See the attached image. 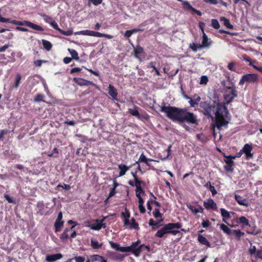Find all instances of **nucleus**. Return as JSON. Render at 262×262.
<instances>
[{
	"mask_svg": "<svg viewBox=\"0 0 262 262\" xmlns=\"http://www.w3.org/2000/svg\"><path fill=\"white\" fill-rule=\"evenodd\" d=\"M199 111L208 118L213 119L215 116L214 124L213 125V133L214 137L215 127L221 130L223 127H227L230 120V116L227 107L224 105L213 101H202L199 103Z\"/></svg>",
	"mask_w": 262,
	"mask_h": 262,
	"instance_id": "nucleus-1",
	"label": "nucleus"
},
{
	"mask_svg": "<svg viewBox=\"0 0 262 262\" xmlns=\"http://www.w3.org/2000/svg\"><path fill=\"white\" fill-rule=\"evenodd\" d=\"M160 111L164 113L167 117L174 122L182 123L186 122L189 124L198 125V117L186 108H180L172 106H166L163 102Z\"/></svg>",
	"mask_w": 262,
	"mask_h": 262,
	"instance_id": "nucleus-2",
	"label": "nucleus"
},
{
	"mask_svg": "<svg viewBox=\"0 0 262 262\" xmlns=\"http://www.w3.org/2000/svg\"><path fill=\"white\" fill-rule=\"evenodd\" d=\"M224 81L222 82V84L227 89L230 90V92H228L227 90L224 95V99L226 100V103H230L233 100L237 97V91L236 90L233 83H231L229 85H225Z\"/></svg>",
	"mask_w": 262,
	"mask_h": 262,
	"instance_id": "nucleus-3",
	"label": "nucleus"
},
{
	"mask_svg": "<svg viewBox=\"0 0 262 262\" xmlns=\"http://www.w3.org/2000/svg\"><path fill=\"white\" fill-rule=\"evenodd\" d=\"M75 34L95 36L97 37H105L108 39H112L113 38V36L111 35L103 34L98 32H95L88 30L76 32L75 33Z\"/></svg>",
	"mask_w": 262,
	"mask_h": 262,
	"instance_id": "nucleus-4",
	"label": "nucleus"
},
{
	"mask_svg": "<svg viewBox=\"0 0 262 262\" xmlns=\"http://www.w3.org/2000/svg\"><path fill=\"white\" fill-rule=\"evenodd\" d=\"M258 81V75L256 74H246L244 75L239 81V85H243L245 82L253 83Z\"/></svg>",
	"mask_w": 262,
	"mask_h": 262,
	"instance_id": "nucleus-5",
	"label": "nucleus"
},
{
	"mask_svg": "<svg viewBox=\"0 0 262 262\" xmlns=\"http://www.w3.org/2000/svg\"><path fill=\"white\" fill-rule=\"evenodd\" d=\"M12 24L15 25H17L19 26H26L29 28H31L34 30L39 31H43V29L41 26L33 24L30 21L25 20L24 21H20L16 20H14L12 21Z\"/></svg>",
	"mask_w": 262,
	"mask_h": 262,
	"instance_id": "nucleus-6",
	"label": "nucleus"
},
{
	"mask_svg": "<svg viewBox=\"0 0 262 262\" xmlns=\"http://www.w3.org/2000/svg\"><path fill=\"white\" fill-rule=\"evenodd\" d=\"M224 157L226 158L225 162L226 163V165L224 166L225 170L227 172H233L234 165L233 159H235V157L232 156H224Z\"/></svg>",
	"mask_w": 262,
	"mask_h": 262,
	"instance_id": "nucleus-7",
	"label": "nucleus"
},
{
	"mask_svg": "<svg viewBox=\"0 0 262 262\" xmlns=\"http://www.w3.org/2000/svg\"><path fill=\"white\" fill-rule=\"evenodd\" d=\"M73 80L78 85L85 86L91 85L94 86L96 89H99V86L92 81L81 78H74Z\"/></svg>",
	"mask_w": 262,
	"mask_h": 262,
	"instance_id": "nucleus-8",
	"label": "nucleus"
},
{
	"mask_svg": "<svg viewBox=\"0 0 262 262\" xmlns=\"http://www.w3.org/2000/svg\"><path fill=\"white\" fill-rule=\"evenodd\" d=\"M252 146L248 143L245 144L242 149V151L243 152V154H245L246 159L247 160H249L253 158V153L252 152Z\"/></svg>",
	"mask_w": 262,
	"mask_h": 262,
	"instance_id": "nucleus-9",
	"label": "nucleus"
},
{
	"mask_svg": "<svg viewBox=\"0 0 262 262\" xmlns=\"http://www.w3.org/2000/svg\"><path fill=\"white\" fill-rule=\"evenodd\" d=\"M170 228L167 224H165L163 227L159 229L155 234V236L159 238L163 237L166 234H169Z\"/></svg>",
	"mask_w": 262,
	"mask_h": 262,
	"instance_id": "nucleus-10",
	"label": "nucleus"
},
{
	"mask_svg": "<svg viewBox=\"0 0 262 262\" xmlns=\"http://www.w3.org/2000/svg\"><path fill=\"white\" fill-rule=\"evenodd\" d=\"M203 205L204 207L207 210L212 209L215 210L217 209L216 204L212 199H209L207 201H204Z\"/></svg>",
	"mask_w": 262,
	"mask_h": 262,
	"instance_id": "nucleus-11",
	"label": "nucleus"
},
{
	"mask_svg": "<svg viewBox=\"0 0 262 262\" xmlns=\"http://www.w3.org/2000/svg\"><path fill=\"white\" fill-rule=\"evenodd\" d=\"M187 207L192 212V213L197 217H199V216H197L198 213H203L204 211V208L203 207L198 204L196 207L192 205H187Z\"/></svg>",
	"mask_w": 262,
	"mask_h": 262,
	"instance_id": "nucleus-12",
	"label": "nucleus"
},
{
	"mask_svg": "<svg viewBox=\"0 0 262 262\" xmlns=\"http://www.w3.org/2000/svg\"><path fill=\"white\" fill-rule=\"evenodd\" d=\"M110 259L118 262H122L125 258V255L122 254L112 252L109 254Z\"/></svg>",
	"mask_w": 262,
	"mask_h": 262,
	"instance_id": "nucleus-13",
	"label": "nucleus"
},
{
	"mask_svg": "<svg viewBox=\"0 0 262 262\" xmlns=\"http://www.w3.org/2000/svg\"><path fill=\"white\" fill-rule=\"evenodd\" d=\"M104 220H96L95 223L91 225V228L94 230H99L102 227L105 228L106 226L103 223Z\"/></svg>",
	"mask_w": 262,
	"mask_h": 262,
	"instance_id": "nucleus-14",
	"label": "nucleus"
},
{
	"mask_svg": "<svg viewBox=\"0 0 262 262\" xmlns=\"http://www.w3.org/2000/svg\"><path fill=\"white\" fill-rule=\"evenodd\" d=\"M212 41L209 40L207 35L203 32L202 36V43L200 44V47L203 48H209L211 46Z\"/></svg>",
	"mask_w": 262,
	"mask_h": 262,
	"instance_id": "nucleus-15",
	"label": "nucleus"
},
{
	"mask_svg": "<svg viewBox=\"0 0 262 262\" xmlns=\"http://www.w3.org/2000/svg\"><path fill=\"white\" fill-rule=\"evenodd\" d=\"M135 182L136 193L143 192L144 194V191L141 187V185H144L145 182L138 179V177L134 176Z\"/></svg>",
	"mask_w": 262,
	"mask_h": 262,
	"instance_id": "nucleus-16",
	"label": "nucleus"
},
{
	"mask_svg": "<svg viewBox=\"0 0 262 262\" xmlns=\"http://www.w3.org/2000/svg\"><path fill=\"white\" fill-rule=\"evenodd\" d=\"M140 242V241L138 239L136 242L132 243L130 246L124 247V249H123L124 250V252H131L135 256V251H136L137 246L139 245Z\"/></svg>",
	"mask_w": 262,
	"mask_h": 262,
	"instance_id": "nucleus-17",
	"label": "nucleus"
},
{
	"mask_svg": "<svg viewBox=\"0 0 262 262\" xmlns=\"http://www.w3.org/2000/svg\"><path fill=\"white\" fill-rule=\"evenodd\" d=\"M63 255L61 253L47 255L46 256V261L47 262H54L56 260L61 259Z\"/></svg>",
	"mask_w": 262,
	"mask_h": 262,
	"instance_id": "nucleus-18",
	"label": "nucleus"
},
{
	"mask_svg": "<svg viewBox=\"0 0 262 262\" xmlns=\"http://www.w3.org/2000/svg\"><path fill=\"white\" fill-rule=\"evenodd\" d=\"M130 212L126 208L125 209V212L121 213V216L124 218L123 225L124 226L129 224V218L130 217Z\"/></svg>",
	"mask_w": 262,
	"mask_h": 262,
	"instance_id": "nucleus-19",
	"label": "nucleus"
},
{
	"mask_svg": "<svg viewBox=\"0 0 262 262\" xmlns=\"http://www.w3.org/2000/svg\"><path fill=\"white\" fill-rule=\"evenodd\" d=\"M146 249L148 252L150 251V247L149 246L145 245L144 244H142L140 245H138L137 246V248L136 249V251H135V256L138 257L141 252Z\"/></svg>",
	"mask_w": 262,
	"mask_h": 262,
	"instance_id": "nucleus-20",
	"label": "nucleus"
},
{
	"mask_svg": "<svg viewBox=\"0 0 262 262\" xmlns=\"http://www.w3.org/2000/svg\"><path fill=\"white\" fill-rule=\"evenodd\" d=\"M193 97L194 99H192L187 95H185V98L189 99V103L191 107H194L196 105H197L199 103V102L201 100L200 96L198 95H195Z\"/></svg>",
	"mask_w": 262,
	"mask_h": 262,
	"instance_id": "nucleus-21",
	"label": "nucleus"
},
{
	"mask_svg": "<svg viewBox=\"0 0 262 262\" xmlns=\"http://www.w3.org/2000/svg\"><path fill=\"white\" fill-rule=\"evenodd\" d=\"M234 196L235 200L239 205L246 207H248L249 205L248 201L241 195L235 194Z\"/></svg>",
	"mask_w": 262,
	"mask_h": 262,
	"instance_id": "nucleus-22",
	"label": "nucleus"
},
{
	"mask_svg": "<svg viewBox=\"0 0 262 262\" xmlns=\"http://www.w3.org/2000/svg\"><path fill=\"white\" fill-rule=\"evenodd\" d=\"M108 94L112 97L114 100H117L118 92L117 89L112 84L108 85Z\"/></svg>",
	"mask_w": 262,
	"mask_h": 262,
	"instance_id": "nucleus-23",
	"label": "nucleus"
},
{
	"mask_svg": "<svg viewBox=\"0 0 262 262\" xmlns=\"http://www.w3.org/2000/svg\"><path fill=\"white\" fill-rule=\"evenodd\" d=\"M236 223L242 224L243 228L246 226H250L249 220L244 216H242L239 217H236Z\"/></svg>",
	"mask_w": 262,
	"mask_h": 262,
	"instance_id": "nucleus-24",
	"label": "nucleus"
},
{
	"mask_svg": "<svg viewBox=\"0 0 262 262\" xmlns=\"http://www.w3.org/2000/svg\"><path fill=\"white\" fill-rule=\"evenodd\" d=\"M183 2V5L184 8L185 9H188L191 10L192 11L195 12L199 16L202 15V13L199 11L193 8L187 1H182Z\"/></svg>",
	"mask_w": 262,
	"mask_h": 262,
	"instance_id": "nucleus-25",
	"label": "nucleus"
},
{
	"mask_svg": "<svg viewBox=\"0 0 262 262\" xmlns=\"http://www.w3.org/2000/svg\"><path fill=\"white\" fill-rule=\"evenodd\" d=\"M221 215L223 217V221L227 224V221L229 220L230 217V213L227 210L224 208L221 209Z\"/></svg>",
	"mask_w": 262,
	"mask_h": 262,
	"instance_id": "nucleus-26",
	"label": "nucleus"
},
{
	"mask_svg": "<svg viewBox=\"0 0 262 262\" xmlns=\"http://www.w3.org/2000/svg\"><path fill=\"white\" fill-rule=\"evenodd\" d=\"M130 167H128L124 164H119L118 165V168L120 170L119 172V177L123 176L125 175L126 171L129 169Z\"/></svg>",
	"mask_w": 262,
	"mask_h": 262,
	"instance_id": "nucleus-27",
	"label": "nucleus"
},
{
	"mask_svg": "<svg viewBox=\"0 0 262 262\" xmlns=\"http://www.w3.org/2000/svg\"><path fill=\"white\" fill-rule=\"evenodd\" d=\"M198 240L199 243L203 245L207 246V247H210V243L207 240V239L201 234H199Z\"/></svg>",
	"mask_w": 262,
	"mask_h": 262,
	"instance_id": "nucleus-28",
	"label": "nucleus"
},
{
	"mask_svg": "<svg viewBox=\"0 0 262 262\" xmlns=\"http://www.w3.org/2000/svg\"><path fill=\"white\" fill-rule=\"evenodd\" d=\"M154 160L152 159H148L146 157V156L144 155L143 153H142L138 160V161H137L136 163H138L139 162H143L146 164V165L149 166V164L148 163L149 161H153Z\"/></svg>",
	"mask_w": 262,
	"mask_h": 262,
	"instance_id": "nucleus-29",
	"label": "nucleus"
},
{
	"mask_svg": "<svg viewBox=\"0 0 262 262\" xmlns=\"http://www.w3.org/2000/svg\"><path fill=\"white\" fill-rule=\"evenodd\" d=\"M244 232H242L240 230H232L231 236L234 235L237 240H240L241 237L244 236Z\"/></svg>",
	"mask_w": 262,
	"mask_h": 262,
	"instance_id": "nucleus-30",
	"label": "nucleus"
},
{
	"mask_svg": "<svg viewBox=\"0 0 262 262\" xmlns=\"http://www.w3.org/2000/svg\"><path fill=\"white\" fill-rule=\"evenodd\" d=\"M220 229L225 234L228 236H231L232 230L230 229L227 225L224 224H220Z\"/></svg>",
	"mask_w": 262,
	"mask_h": 262,
	"instance_id": "nucleus-31",
	"label": "nucleus"
},
{
	"mask_svg": "<svg viewBox=\"0 0 262 262\" xmlns=\"http://www.w3.org/2000/svg\"><path fill=\"white\" fill-rule=\"evenodd\" d=\"M63 223L64 222L63 221H55L54 223L55 232H58L61 231V229L63 226Z\"/></svg>",
	"mask_w": 262,
	"mask_h": 262,
	"instance_id": "nucleus-32",
	"label": "nucleus"
},
{
	"mask_svg": "<svg viewBox=\"0 0 262 262\" xmlns=\"http://www.w3.org/2000/svg\"><path fill=\"white\" fill-rule=\"evenodd\" d=\"M110 244L112 248L115 249L116 250L124 252V250H123L124 249V247H121L119 244L114 243L113 242H110Z\"/></svg>",
	"mask_w": 262,
	"mask_h": 262,
	"instance_id": "nucleus-33",
	"label": "nucleus"
},
{
	"mask_svg": "<svg viewBox=\"0 0 262 262\" xmlns=\"http://www.w3.org/2000/svg\"><path fill=\"white\" fill-rule=\"evenodd\" d=\"M143 31V30L140 29H133L130 30H127L125 31L124 33V36L127 38H129L132 36L133 34Z\"/></svg>",
	"mask_w": 262,
	"mask_h": 262,
	"instance_id": "nucleus-34",
	"label": "nucleus"
},
{
	"mask_svg": "<svg viewBox=\"0 0 262 262\" xmlns=\"http://www.w3.org/2000/svg\"><path fill=\"white\" fill-rule=\"evenodd\" d=\"M220 21H223L224 25L228 29H232L233 28V26L231 25L230 23L229 20L225 17H221L220 18Z\"/></svg>",
	"mask_w": 262,
	"mask_h": 262,
	"instance_id": "nucleus-35",
	"label": "nucleus"
},
{
	"mask_svg": "<svg viewBox=\"0 0 262 262\" xmlns=\"http://www.w3.org/2000/svg\"><path fill=\"white\" fill-rule=\"evenodd\" d=\"M163 221V219H161L160 221L158 222H155L152 219H150L149 221V226L151 227V230L152 231L156 230L158 228V226L155 227V225H158V223H160L161 222Z\"/></svg>",
	"mask_w": 262,
	"mask_h": 262,
	"instance_id": "nucleus-36",
	"label": "nucleus"
},
{
	"mask_svg": "<svg viewBox=\"0 0 262 262\" xmlns=\"http://www.w3.org/2000/svg\"><path fill=\"white\" fill-rule=\"evenodd\" d=\"M134 50L135 52V56L136 58H139V55L144 53L143 48L140 45H138L136 47H134Z\"/></svg>",
	"mask_w": 262,
	"mask_h": 262,
	"instance_id": "nucleus-37",
	"label": "nucleus"
},
{
	"mask_svg": "<svg viewBox=\"0 0 262 262\" xmlns=\"http://www.w3.org/2000/svg\"><path fill=\"white\" fill-rule=\"evenodd\" d=\"M72 260H74L76 262H84L85 257L81 256H75L74 257L68 259L66 262H71Z\"/></svg>",
	"mask_w": 262,
	"mask_h": 262,
	"instance_id": "nucleus-38",
	"label": "nucleus"
},
{
	"mask_svg": "<svg viewBox=\"0 0 262 262\" xmlns=\"http://www.w3.org/2000/svg\"><path fill=\"white\" fill-rule=\"evenodd\" d=\"M42 43L43 45L44 48L47 51H50L52 47V43L47 40L42 39Z\"/></svg>",
	"mask_w": 262,
	"mask_h": 262,
	"instance_id": "nucleus-39",
	"label": "nucleus"
},
{
	"mask_svg": "<svg viewBox=\"0 0 262 262\" xmlns=\"http://www.w3.org/2000/svg\"><path fill=\"white\" fill-rule=\"evenodd\" d=\"M68 51L70 53L71 55L72 56V58L75 60H78L79 59V56L77 52L72 49H68Z\"/></svg>",
	"mask_w": 262,
	"mask_h": 262,
	"instance_id": "nucleus-40",
	"label": "nucleus"
},
{
	"mask_svg": "<svg viewBox=\"0 0 262 262\" xmlns=\"http://www.w3.org/2000/svg\"><path fill=\"white\" fill-rule=\"evenodd\" d=\"M170 229H174V228L180 229L182 227V224L180 222L176 223H169L167 224Z\"/></svg>",
	"mask_w": 262,
	"mask_h": 262,
	"instance_id": "nucleus-41",
	"label": "nucleus"
},
{
	"mask_svg": "<svg viewBox=\"0 0 262 262\" xmlns=\"http://www.w3.org/2000/svg\"><path fill=\"white\" fill-rule=\"evenodd\" d=\"M130 221H131V223L129 226V228L138 230L139 229V225L136 222L135 219L133 217L131 219Z\"/></svg>",
	"mask_w": 262,
	"mask_h": 262,
	"instance_id": "nucleus-42",
	"label": "nucleus"
},
{
	"mask_svg": "<svg viewBox=\"0 0 262 262\" xmlns=\"http://www.w3.org/2000/svg\"><path fill=\"white\" fill-rule=\"evenodd\" d=\"M21 79V76L20 74H17L15 77V80L13 85V87L15 88H17L20 83V80Z\"/></svg>",
	"mask_w": 262,
	"mask_h": 262,
	"instance_id": "nucleus-43",
	"label": "nucleus"
},
{
	"mask_svg": "<svg viewBox=\"0 0 262 262\" xmlns=\"http://www.w3.org/2000/svg\"><path fill=\"white\" fill-rule=\"evenodd\" d=\"M196 138L198 139H199L200 141L203 143H205L208 140V138H207V137L202 133L197 134Z\"/></svg>",
	"mask_w": 262,
	"mask_h": 262,
	"instance_id": "nucleus-44",
	"label": "nucleus"
},
{
	"mask_svg": "<svg viewBox=\"0 0 262 262\" xmlns=\"http://www.w3.org/2000/svg\"><path fill=\"white\" fill-rule=\"evenodd\" d=\"M91 246L95 249H99L101 247L102 244H99L96 240L92 239L91 241Z\"/></svg>",
	"mask_w": 262,
	"mask_h": 262,
	"instance_id": "nucleus-45",
	"label": "nucleus"
},
{
	"mask_svg": "<svg viewBox=\"0 0 262 262\" xmlns=\"http://www.w3.org/2000/svg\"><path fill=\"white\" fill-rule=\"evenodd\" d=\"M200 44H196L194 42L190 43L189 47L193 51L196 52L198 50H201L202 48L200 47Z\"/></svg>",
	"mask_w": 262,
	"mask_h": 262,
	"instance_id": "nucleus-46",
	"label": "nucleus"
},
{
	"mask_svg": "<svg viewBox=\"0 0 262 262\" xmlns=\"http://www.w3.org/2000/svg\"><path fill=\"white\" fill-rule=\"evenodd\" d=\"M70 231V229L69 228H66L64 230V231L63 232V233L61 234L60 235V239L61 240H65V239H67L69 237V236L68 234V232Z\"/></svg>",
	"mask_w": 262,
	"mask_h": 262,
	"instance_id": "nucleus-47",
	"label": "nucleus"
},
{
	"mask_svg": "<svg viewBox=\"0 0 262 262\" xmlns=\"http://www.w3.org/2000/svg\"><path fill=\"white\" fill-rule=\"evenodd\" d=\"M243 58L245 61L249 62V65L252 67L253 66H254L253 63L257 62L256 60H255L252 61L250 57L245 54L243 55Z\"/></svg>",
	"mask_w": 262,
	"mask_h": 262,
	"instance_id": "nucleus-48",
	"label": "nucleus"
},
{
	"mask_svg": "<svg viewBox=\"0 0 262 262\" xmlns=\"http://www.w3.org/2000/svg\"><path fill=\"white\" fill-rule=\"evenodd\" d=\"M137 118L142 121H144L148 120L149 118V115L146 113L143 114H140L139 113Z\"/></svg>",
	"mask_w": 262,
	"mask_h": 262,
	"instance_id": "nucleus-49",
	"label": "nucleus"
},
{
	"mask_svg": "<svg viewBox=\"0 0 262 262\" xmlns=\"http://www.w3.org/2000/svg\"><path fill=\"white\" fill-rule=\"evenodd\" d=\"M128 112L130 114H131L132 116H135L137 118H138V116H139V112H138V111L136 109V106H135V109H132V108H129L128 109Z\"/></svg>",
	"mask_w": 262,
	"mask_h": 262,
	"instance_id": "nucleus-50",
	"label": "nucleus"
},
{
	"mask_svg": "<svg viewBox=\"0 0 262 262\" xmlns=\"http://www.w3.org/2000/svg\"><path fill=\"white\" fill-rule=\"evenodd\" d=\"M153 215L156 219H158L159 217H162V213L160 212L159 209L158 208H155L153 213Z\"/></svg>",
	"mask_w": 262,
	"mask_h": 262,
	"instance_id": "nucleus-51",
	"label": "nucleus"
},
{
	"mask_svg": "<svg viewBox=\"0 0 262 262\" xmlns=\"http://www.w3.org/2000/svg\"><path fill=\"white\" fill-rule=\"evenodd\" d=\"M41 16L42 17L43 20L49 24H50L54 20L51 17L45 14L41 15Z\"/></svg>",
	"mask_w": 262,
	"mask_h": 262,
	"instance_id": "nucleus-52",
	"label": "nucleus"
},
{
	"mask_svg": "<svg viewBox=\"0 0 262 262\" xmlns=\"http://www.w3.org/2000/svg\"><path fill=\"white\" fill-rule=\"evenodd\" d=\"M211 25L212 26L216 29H219L220 25L218 21V20L216 19H212L211 20Z\"/></svg>",
	"mask_w": 262,
	"mask_h": 262,
	"instance_id": "nucleus-53",
	"label": "nucleus"
},
{
	"mask_svg": "<svg viewBox=\"0 0 262 262\" xmlns=\"http://www.w3.org/2000/svg\"><path fill=\"white\" fill-rule=\"evenodd\" d=\"M155 64H156V63H155V62H152V61L150 62L149 63V67H150V68L153 69V70L155 71L156 74L157 75L160 76V72L157 69V68L156 67Z\"/></svg>",
	"mask_w": 262,
	"mask_h": 262,
	"instance_id": "nucleus-54",
	"label": "nucleus"
},
{
	"mask_svg": "<svg viewBox=\"0 0 262 262\" xmlns=\"http://www.w3.org/2000/svg\"><path fill=\"white\" fill-rule=\"evenodd\" d=\"M10 133V130L8 129H2L0 130V140H3L4 139V135H7Z\"/></svg>",
	"mask_w": 262,
	"mask_h": 262,
	"instance_id": "nucleus-55",
	"label": "nucleus"
},
{
	"mask_svg": "<svg viewBox=\"0 0 262 262\" xmlns=\"http://www.w3.org/2000/svg\"><path fill=\"white\" fill-rule=\"evenodd\" d=\"M45 97L44 95L41 94H37L35 97L34 98V101L35 102H41L43 101V99Z\"/></svg>",
	"mask_w": 262,
	"mask_h": 262,
	"instance_id": "nucleus-56",
	"label": "nucleus"
},
{
	"mask_svg": "<svg viewBox=\"0 0 262 262\" xmlns=\"http://www.w3.org/2000/svg\"><path fill=\"white\" fill-rule=\"evenodd\" d=\"M208 81V78L206 76H202L201 77L200 83L201 84H206Z\"/></svg>",
	"mask_w": 262,
	"mask_h": 262,
	"instance_id": "nucleus-57",
	"label": "nucleus"
},
{
	"mask_svg": "<svg viewBox=\"0 0 262 262\" xmlns=\"http://www.w3.org/2000/svg\"><path fill=\"white\" fill-rule=\"evenodd\" d=\"M142 193H143V192L136 193V196L139 200V205H143L144 204V200L141 195Z\"/></svg>",
	"mask_w": 262,
	"mask_h": 262,
	"instance_id": "nucleus-58",
	"label": "nucleus"
},
{
	"mask_svg": "<svg viewBox=\"0 0 262 262\" xmlns=\"http://www.w3.org/2000/svg\"><path fill=\"white\" fill-rule=\"evenodd\" d=\"M59 33L64 35L70 36L72 34L73 31L71 30H69L66 31L61 29V30L59 31Z\"/></svg>",
	"mask_w": 262,
	"mask_h": 262,
	"instance_id": "nucleus-59",
	"label": "nucleus"
},
{
	"mask_svg": "<svg viewBox=\"0 0 262 262\" xmlns=\"http://www.w3.org/2000/svg\"><path fill=\"white\" fill-rule=\"evenodd\" d=\"M50 24L54 29L58 31L59 32V31L61 30V29H60L58 27V26L57 23L54 20H53Z\"/></svg>",
	"mask_w": 262,
	"mask_h": 262,
	"instance_id": "nucleus-60",
	"label": "nucleus"
},
{
	"mask_svg": "<svg viewBox=\"0 0 262 262\" xmlns=\"http://www.w3.org/2000/svg\"><path fill=\"white\" fill-rule=\"evenodd\" d=\"M57 188L61 187L63 189L67 190H70L71 188L69 185H67V184H63V185L59 184L57 186Z\"/></svg>",
	"mask_w": 262,
	"mask_h": 262,
	"instance_id": "nucleus-61",
	"label": "nucleus"
},
{
	"mask_svg": "<svg viewBox=\"0 0 262 262\" xmlns=\"http://www.w3.org/2000/svg\"><path fill=\"white\" fill-rule=\"evenodd\" d=\"M210 222L209 220H204V219L202 220V226L203 228H207L210 226Z\"/></svg>",
	"mask_w": 262,
	"mask_h": 262,
	"instance_id": "nucleus-62",
	"label": "nucleus"
},
{
	"mask_svg": "<svg viewBox=\"0 0 262 262\" xmlns=\"http://www.w3.org/2000/svg\"><path fill=\"white\" fill-rule=\"evenodd\" d=\"M235 63L234 62H231L228 63V69L231 71H235L234 67Z\"/></svg>",
	"mask_w": 262,
	"mask_h": 262,
	"instance_id": "nucleus-63",
	"label": "nucleus"
},
{
	"mask_svg": "<svg viewBox=\"0 0 262 262\" xmlns=\"http://www.w3.org/2000/svg\"><path fill=\"white\" fill-rule=\"evenodd\" d=\"M4 198L7 200V201L9 203H15L14 200L12 198H10V196L8 194H4Z\"/></svg>",
	"mask_w": 262,
	"mask_h": 262,
	"instance_id": "nucleus-64",
	"label": "nucleus"
}]
</instances>
